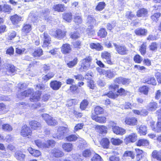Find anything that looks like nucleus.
Instances as JSON below:
<instances>
[{
	"mask_svg": "<svg viewBox=\"0 0 161 161\" xmlns=\"http://www.w3.org/2000/svg\"><path fill=\"white\" fill-rule=\"evenodd\" d=\"M97 70L100 75H104L110 79L114 77L116 75L115 72L111 69L105 70L98 67L97 68Z\"/></svg>",
	"mask_w": 161,
	"mask_h": 161,
	"instance_id": "1",
	"label": "nucleus"
},
{
	"mask_svg": "<svg viewBox=\"0 0 161 161\" xmlns=\"http://www.w3.org/2000/svg\"><path fill=\"white\" fill-rule=\"evenodd\" d=\"M92 59L90 56H88L82 60L80 67L79 68V70L81 72L85 71L88 70L90 66V63L92 62Z\"/></svg>",
	"mask_w": 161,
	"mask_h": 161,
	"instance_id": "2",
	"label": "nucleus"
},
{
	"mask_svg": "<svg viewBox=\"0 0 161 161\" xmlns=\"http://www.w3.org/2000/svg\"><path fill=\"white\" fill-rule=\"evenodd\" d=\"M68 130L66 127L63 126L59 127L58 129L56 134L53 136V137L58 139H63L68 132Z\"/></svg>",
	"mask_w": 161,
	"mask_h": 161,
	"instance_id": "3",
	"label": "nucleus"
},
{
	"mask_svg": "<svg viewBox=\"0 0 161 161\" xmlns=\"http://www.w3.org/2000/svg\"><path fill=\"white\" fill-rule=\"evenodd\" d=\"M116 52L121 55H125L128 53V50L124 46L118 45L116 43H114Z\"/></svg>",
	"mask_w": 161,
	"mask_h": 161,
	"instance_id": "4",
	"label": "nucleus"
},
{
	"mask_svg": "<svg viewBox=\"0 0 161 161\" xmlns=\"http://www.w3.org/2000/svg\"><path fill=\"white\" fill-rule=\"evenodd\" d=\"M42 117L49 125L55 126L57 124V121L47 114H43Z\"/></svg>",
	"mask_w": 161,
	"mask_h": 161,
	"instance_id": "5",
	"label": "nucleus"
},
{
	"mask_svg": "<svg viewBox=\"0 0 161 161\" xmlns=\"http://www.w3.org/2000/svg\"><path fill=\"white\" fill-rule=\"evenodd\" d=\"M118 87L119 86L117 85L113 84L110 85L109 87V88L110 90H111L112 91L111 92H109L106 94V95L108 97L112 98H115L117 97H118V95L117 94H115L112 92V91H116V90L118 88Z\"/></svg>",
	"mask_w": 161,
	"mask_h": 161,
	"instance_id": "6",
	"label": "nucleus"
},
{
	"mask_svg": "<svg viewBox=\"0 0 161 161\" xmlns=\"http://www.w3.org/2000/svg\"><path fill=\"white\" fill-rule=\"evenodd\" d=\"M101 56L106 63L109 64H113V62L111 60V55L110 53L107 51H104L102 53Z\"/></svg>",
	"mask_w": 161,
	"mask_h": 161,
	"instance_id": "7",
	"label": "nucleus"
},
{
	"mask_svg": "<svg viewBox=\"0 0 161 161\" xmlns=\"http://www.w3.org/2000/svg\"><path fill=\"white\" fill-rule=\"evenodd\" d=\"M31 135V130L30 127L24 125L22 127L21 135L24 137H26Z\"/></svg>",
	"mask_w": 161,
	"mask_h": 161,
	"instance_id": "8",
	"label": "nucleus"
},
{
	"mask_svg": "<svg viewBox=\"0 0 161 161\" xmlns=\"http://www.w3.org/2000/svg\"><path fill=\"white\" fill-rule=\"evenodd\" d=\"M41 37L43 41V47H48L50 44L51 42L50 36L47 33H44L41 36Z\"/></svg>",
	"mask_w": 161,
	"mask_h": 161,
	"instance_id": "9",
	"label": "nucleus"
},
{
	"mask_svg": "<svg viewBox=\"0 0 161 161\" xmlns=\"http://www.w3.org/2000/svg\"><path fill=\"white\" fill-rule=\"evenodd\" d=\"M137 121L136 118L133 117H127L125 120V124L130 125H137Z\"/></svg>",
	"mask_w": 161,
	"mask_h": 161,
	"instance_id": "10",
	"label": "nucleus"
},
{
	"mask_svg": "<svg viewBox=\"0 0 161 161\" xmlns=\"http://www.w3.org/2000/svg\"><path fill=\"white\" fill-rule=\"evenodd\" d=\"M114 82L115 83L122 84L124 85H127L129 84L130 81L129 79L119 77L116 78L114 80Z\"/></svg>",
	"mask_w": 161,
	"mask_h": 161,
	"instance_id": "11",
	"label": "nucleus"
},
{
	"mask_svg": "<svg viewBox=\"0 0 161 161\" xmlns=\"http://www.w3.org/2000/svg\"><path fill=\"white\" fill-rule=\"evenodd\" d=\"M62 84L61 82L57 80L52 81L50 84L51 87L55 91L58 90L61 87Z\"/></svg>",
	"mask_w": 161,
	"mask_h": 161,
	"instance_id": "12",
	"label": "nucleus"
},
{
	"mask_svg": "<svg viewBox=\"0 0 161 161\" xmlns=\"http://www.w3.org/2000/svg\"><path fill=\"white\" fill-rule=\"evenodd\" d=\"M137 139V136L136 133H132L126 136L125 141L127 142H134Z\"/></svg>",
	"mask_w": 161,
	"mask_h": 161,
	"instance_id": "13",
	"label": "nucleus"
},
{
	"mask_svg": "<svg viewBox=\"0 0 161 161\" xmlns=\"http://www.w3.org/2000/svg\"><path fill=\"white\" fill-rule=\"evenodd\" d=\"M33 91V89H29L23 92H21L20 94L17 95V97L20 99H23L25 97L28 96Z\"/></svg>",
	"mask_w": 161,
	"mask_h": 161,
	"instance_id": "14",
	"label": "nucleus"
},
{
	"mask_svg": "<svg viewBox=\"0 0 161 161\" xmlns=\"http://www.w3.org/2000/svg\"><path fill=\"white\" fill-rule=\"evenodd\" d=\"M91 118L92 119L95 120L96 121L100 123H104L106 122V118L105 117H98L94 115L93 113L92 114Z\"/></svg>",
	"mask_w": 161,
	"mask_h": 161,
	"instance_id": "15",
	"label": "nucleus"
},
{
	"mask_svg": "<svg viewBox=\"0 0 161 161\" xmlns=\"http://www.w3.org/2000/svg\"><path fill=\"white\" fill-rule=\"evenodd\" d=\"M71 50V48L70 45L68 44H63L61 47V52L64 54L69 53Z\"/></svg>",
	"mask_w": 161,
	"mask_h": 161,
	"instance_id": "16",
	"label": "nucleus"
},
{
	"mask_svg": "<svg viewBox=\"0 0 161 161\" xmlns=\"http://www.w3.org/2000/svg\"><path fill=\"white\" fill-rule=\"evenodd\" d=\"M143 82L153 85H156V80L153 77H150L149 76H146L143 79Z\"/></svg>",
	"mask_w": 161,
	"mask_h": 161,
	"instance_id": "17",
	"label": "nucleus"
},
{
	"mask_svg": "<svg viewBox=\"0 0 161 161\" xmlns=\"http://www.w3.org/2000/svg\"><path fill=\"white\" fill-rule=\"evenodd\" d=\"M112 130L117 135H123L125 132L124 129L117 126L112 128Z\"/></svg>",
	"mask_w": 161,
	"mask_h": 161,
	"instance_id": "18",
	"label": "nucleus"
},
{
	"mask_svg": "<svg viewBox=\"0 0 161 161\" xmlns=\"http://www.w3.org/2000/svg\"><path fill=\"white\" fill-rule=\"evenodd\" d=\"M28 150L31 154L36 157H38L41 154V153L40 151L33 149L31 147L28 148Z\"/></svg>",
	"mask_w": 161,
	"mask_h": 161,
	"instance_id": "19",
	"label": "nucleus"
},
{
	"mask_svg": "<svg viewBox=\"0 0 161 161\" xmlns=\"http://www.w3.org/2000/svg\"><path fill=\"white\" fill-rule=\"evenodd\" d=\"M29 124L31 129L36 130L41 126L40 123L35 120H31L29 122Z\"/></svg>",
	"mask_w": 161,
	"mask_h": 161,
	"instance_id": "20",
	"label": "nucleus"
},
{
	"mask_svg": "<svg viewBox=\"0 0 161 161\" xmlns=\"http://www.w3.org/2000/svg\"><path fill=\"white\" fill-rule=\"evenodd\" d=\"M152 157L158 161H161V153L159 151L154 150L152 153Z\"/></svg>",
	"mask_w": 161,
	"mask_h": 161,
	"instance_id": "21",
	"label": "nucleus"
},
{
	"mask_svg": "<svg viewBox=\"0 0 161 161\" xmlns=\"http://www.w3.org/2000/svg\"><path fill=\"white\" fill-rule=\"evenodd\" d=\"M52 153L54 156L57 158L62 157L64 155V153L58 149L54 148L51 151Z\"/></svg>",
	"mask_w": 161,
	"mask_h": 161,
	"instance_id": "22",
	"label": "nucleus"
},
{
	"mask_svg": "<svg viewBox=\"0 0 161 161\" xmlns=\"http://www.w3.org/2000/svg\"><path fill=\"white\" fill-rule=\"evenodd\" d=\"M65 35V32L62 31L61 30L58 29L55 31L54 36L57 38L61 39L64 37Z\"/></svg>",
	"mask_w": 161,
	"mask_h": 161,
	"instance_id": "23",
	"label": "nucleus"
},
{
	"mask_svg": "<svg viewBox=\"0 0 161 161\" xmlns=\"http://www.w3.org/2000/svg\"><path fill=\"white\" fill-rule=\"evenodd\" d=\"M41 94V92L38 91L35 92L33 94L32 97L30 99L31 102L38 101L40 98V96Z\"/></svg>",
	"mask_w": 161,
	"mask_h": 161,
	"instance_id": "24",
	"label": "nucleus"
},
{
	"mask_svg": "<svg viewBox=\"0 0 161 161\" xmlns=\"http://www.w3.org/2000/svg\"><path fill=\"white\" fill-rule=\"evenodd\" d=\"M147 10L144 8L139 10L137 12L136 15L138 17L147 16Z\"/></svg>",
	"mask_w": 161,
	"mask_h": 161,
	"instance_id": "25",
	"label": "nucleus"
},
{
	"mask_svg": "<svg viewBox=\"0 0 161 161\" xmlns=\"http://www.w3.org/2000/svg\"><path fill=\"white\" fill-rule=\"evenodd\" d=\"M134 32L138 36H145L147 33V30L145 29L138 28L135 30Z\"/></svg>",
	"mask_w": 161,
	"mask_h": 161,
	"instance_id": "26",
	"label": "nucleus"
},
{
	"mask_svg": "<svg viewBox=\"0 0 161 161\" xmlns=\"http://www.w3.org/2000/svg\"><path fill=\"white\" fill-rule=\"evenodd\" d=\"M64 5L62 4H58L54 5L53 7V9L58 12H63L64 10Z\"/></svg>",
	"mask_w": 161,
	"mask_h": 161,
	"instance_id": "27",
	"label": "nucleus"
},
{
	"mask_svg": "<svg viewBox=\"0 0 161 161\" xmlns=\"http://www.w3.org/2000/svg\"><path fill=\"white\" fill-rule=\"evenodd\" d=\"M100 143L101 146L104 148H108L109 144V141L108 138H103L101 140Z\"/></svg>",
	"mask_w": 161,
	"mask_h": 161,
	"instance_id": "28",
	"label": "nucleus"
},
{
	"mask_svg": "<svg viewBox=\"0 0 161 161\" xmlns=\"http://www.w3.org/2000/svg\"><path fill=\"white\" fill-rule=\"evenodd\" d=\"M10 19L13 24H18L21 20V17L15 14L11 17Z\"/></svg>",
	"mask_w": 161,
	"mask_h": 161,
	"instance_id": "29",
	"label": "nucleus"
},
{
	"mask_svg": "<svg viewBox=\"0 0 161 161\" xmlns=\"http://www.w3.org/2000/svg\"><path fill=\"white\" fill-rule=\"evenodd\" d=\"M158 107L157 103L154 102H151L147 106L148 109L151 111H154Z\"/></svg>",
	"mask_w": 161,
	"mask_h": 161,
	"instance_id": "30",
	"label": "nucleus"
},
{
	"mask_svg": "<svg viewBox=\"0 0 161 161\" xmlns=\"http://www.w3.org/2000/svg\"><path fill=\"white\" fill-rule=\"evenodd\" d=\"M62 148L65 151L69 152L73 149V145L70 143H64L62 145Z\"/></svg>",
	"mask_w": 161,
	"mask_h": 161,
	"instance_id": "31",
	"label": "nucleus"
},
{
	"mask_svg": "<svg viewBox=\"0 0 161 161\" xmlns=\"http://www.w3.org/2000/svg\"><path fill=\"white\" fill-rule=\"evenodd\" d=\"M137 146H147L149 145V142L148 140L145 139L139 140L136 143Z\"/></svg>",
	"mask_w": 161,
	"mask_h": 161,
	"instance_id": "32",
	"label": "nucleus"
},
{
	"mask_svg": "<svg viewBox=\"0 0 161 161\" xmlns=\"http://www.w3.org/2000/svg\"><path fill=\"white\" fill-rule=\"evenodd\" d=\"M90 47L92 49H95L98 51H101L103 49V47L99 43H91L90 45Z\"/></svg>",
	"mask_w": 161,
	"mask_h": 161,
	"instance_id": "33",
	"label": "nucleus"
},
{
	"mask_svg": "<svg viewBox=\"0 0 161 161\" xmlns=\"http://www.w3.org/2000/svg\"><path fill=\"white\" fill-rule=\"evenodd\" d=\"M15 157L18 160L22 161L24 160L25 155L20 151L17 152L15 155Z\"/></svg>",
	"mask_w": 161,
	"mask_h": 161,
	"instance_id": "34",
	"label": "nucleus"
},
{
	"mask_svg": "<svg viewBox=\"0 0 161 161\" xmlns=\"http://www.w3.org/2000/svg\"><path fill=\"white\" fill-rule=\"evenodd\" d=\"M43 51L42 49L37 48L34 51L32 55L35 57H38L42 55Z\"/></svg>",
	"mask_w": 161,
	"mask_h": 161,
	"instance_id": "35",
	"label": "nucleus"
},
{
	"mask_svg": "<svg viewBox=\"0 0 161 161\" xmlns=\"http://www.w3.org/2000/svg\"><path fill=\"white\" fill-rule=\"evenodd\" d=\"M31 30V26L29 24L25 25L22 29V33L24 34L28 33Z\"/></svg>",
	"mask_w": 161,
	"mask_h": 161,
	"instance_id": "36",
	"label": "nucleus"
},
{
	"mask_svg": "<svg viewBox=\"0 0 161 161\" xmlns=\"http://www.w3.org/2000/svg\"><path fill=\"white\" fill-rule=\"evenodd\" d=\"M152 130L157 132H161V121L160 120L157 122L155 127H152Z\"/></svg>",
	"mask_w": 161,
	"mask_h": 161,
	"instance_id": "37",
	"label": "nucleus"
},
{
	"mask_svg": "<svg viewBox=\"0 0 161 161\" xmlns=\"http://www.w3.org/2000/svg\"><path fill=\"white\" fill-rule=\"evenodd\" d=\"M147 127L144 125H141L139 129L138 132L141 135H145L147 133Z\"/></svg>",
	"mask_w": 161,
	"mask_h": 161,
	"instance_id": "38",
	"label": "nucleus"
},
{
	"mask_svg": "<svg viewBox=\"0 0 161 161\" xmlns=\"http://www.w3.org/2000/svg\"><path fill=\"white\" fill-rule=\"evenodd\" d=\"M93 25H90L86 29L87 33L89 36H91L95 33V31L93 29Z\"/></svg>",
	"mask_w": 161,
	"mask_h": 161,
	"instance_id": "39",
	"label": "nucleus"
},
{
	"mask_svg": "<svg viewBox=\"0 0 161 161\" xmlns=\"http://www.w3.org/2000/svg\"><path fill=\"white\" fill-rule=\"evenodd\" d=\"M107 34V33L105 28H101L97 32V35L98 36L101 37H105Z\"/></svg>",
	"mask_w": 161,
	"mask_h": 161,
	"instance_id": "40",
	"label": "nucleus"
},
{
	"mask_svg": "<svg viewBox=\"0 0 161 161\" xmlns=\"http://www.w3.org/2000/svg\"><path fill=\"white\" fill-rule=\"evenodd\" d=\"M87 23L91 24L92 25H97L98 22H96V20L93 18L91 15L88 16L87 17Z\"/></svg>",
	"mask_w": 161,
	"mask_h": 161,
	"instance_id": "41",
	"label": "nucleus"
},
{
	"mask_svg": "<svg viewBox=\"0 0 161 161\" xmlns=\"http://www.w3.org/2000/svg\"><path fill=\"white\" fill-rule=\"evenodd\" d=\"M54 75L53 73L51 72L48 73L46 75H44L42 77V80L45 81H47L53 78Z\"/></svg>",
	"mask_w": 161,
	"mask_h": 161,
	"instance_id": "42",
	"label": "nucleus"
},
{
	"mask_svg": "<svg viewBox=\"0 0 161 161\" xmlns=\"http://www.w3.org/2000/svg\"><path fill=\"white\" fill-rule=\"evenodd\" d=\"M105 6L106 4L104 2H100L96 7L95 9L97 11H101L104 9Z\"/></svg>",
	"mask_w": 161,
	"mask_h": 161,
	"instance_id": "43",
	"label": "nucleus"
},
{
	"mask_svg": "<svg viewBox=\"0 0 161 161\" xmlns=\"http://www.w3.org/2000/svg\"><path fill=\"white\" fill-rule=\"evenodd\" d=\"M146 42H143L142 44L140 47L139 51L142 55H144L146 53L147 47Z\"/></svg>",
	"mask_w": 161,
	"mask_h": 161,
	"instance_id": "44",
	"label": "nucleus"
},
{
	"mask_svg": "<svg viewBox=\"0 0 161 161\" xmlns=\"http://www.w3.org/2000/svg\"><path fill=\"white\" fill-rule=\"evenodd\" d=\"M93 153V151L90 149H86L82 152V155L85 157H88L91 156Z\"/></svg>",
	"mask_w": 161,
	"mask_h": 161,
	"instance_id": "45",
	"label": "nucleus"
},
{
	"mask_svg": "<svg viewBox=\"0 0 161 161\" xmlns=\"http://www.w3.org/2000/svg\"><path fill=\"white\" fill-rule=\"evenodd\" d=\"M98 130V132L101 134L106 133L107 132V128L105 126L103 125L98 126L97 127Z\"/></svg>",
	"mask_w": 161,
	"mask_h": 161,
	"instance_id": "46",
	"label": "nucleus"
},
{
	"mask_svg": "<svg viewBox=\"0 0 161 161\" xmlns=\"http://www.w3.org/2000/svg\"><path fill=\"white\" fill-rule=\"evenodd\" d=\"M55 142L53 140H48L45 143V148H49L50 147H53L54 146Z\"/></svg>",
	"mask_w": 161,
	"mask_h": 161,
	"instance_id": "47",
	"label": "nucleus"
},
{
	"mask_svg": "<svg viewBox=\"0 0 161 161\" xmlns=\"http://www.w3.org/2000/svg\"><path fill=\"white\" fill-rule=\"evenodd\" d=\"M72 15L71 13L64 14L63 16V18L66 21L70 22L71 20Z\"/></svg>",
	"mask_w": 161,
	"mask_h": 161,
	"instance_id": "48",
	"label": "nucleus"
},
{
	"mask_svg": "<svg viewBox=\"0 0 161 161\" xmlns=\"http://www.w3.org/2000/svg\"><path fill=\"white\" fill-rule=\"evenodd\" d=\"M94 111L96 114L98 115L103 113V109L102 108L98 106L95 108Z\"/></svg>",
	"mask_w": 161,
	"mask_h": 161,
	"instance_id": "49",
	"label": "nucleus"
},
{
	"mask_svg": "<svg viewBox=\"0 0 161 161\" xmlns=\"http://www.w3.org/2000/svg\"><path fill=\"white\" fill-rule=\"evenodd\" d=\"M2 129L5 131H9L12 130L13 128L12 126L8 124H4L2 125Z\"/></svg>",
	"mask_w": 161,
	"mask_h": 161,
	"instance_id": "50",
	"label": "nucleus"
},
{
	"mask_svg": "<svg viewBox=\"0 0 161 161\" xmlns=\"http://www.w3.org/2000/svg\"><path fill=\"white\" fill-rule=\"evenodd\" d=\"M112 144L115 145H118L122 143L123 141L119 139H116L112 138L111 140Z\"/></svg>",
	"mask_w": 161,
	"mask_h": 161,
	"instance_id": "51",
	"label": "nucleus"
},
{
	"mask_svg": "<svg viewBox=\"0 0 161 161\" xmlns=\"http://www.w3.org/2000/svg\"><path fill=\"white\" fill-rule=\"evenodd\" d=\"M123 155L130 158L131 159H133L135 158V154L134 153L132 152L129 151L125 152Z\"/></svg>",
	"mask_w": 161,
	"mask_h": 161,
	"instance_id": "52",
	"label": "nucleus"
},
{
	"mask_svg": "<svg viewBox=\"0 0 161 161\" xmlns=\"http://www.w3.org/2000/svg\"><path fill=\"white\" fill-rule=\"evenodd\" d=\"M34 142L38 147L42 148H45V143L42 142L40 140H35L34 141Z\"/></svg>",
	"mask_w": 161,
	"mask_h": 161,
	"instance_id": "53",
	"label": "nucleus"
},
{
	"mask_svg": "<svg viewBox=\"0 0 161 161\" xmlns=\"http://www.w3.org/2000/svg\"><path fill=\"white\" fill-rule=\"evenodd\" d=\"M88 104V101L86 100H83L80 103V108L82 110H84Z\"/></svg>",
	"mask_w": 161,
	"mask_h": 161,
	"instance_id": "54",
	"label": "nucleus"
},
{
	"mask_svg": "<svg viewBox=\"0 0 161 161\" xmlns=\"http://www.w3.org/2000/svg\"><path fill=\"white\" fill-rule=\"evenodd\" d=\"M78 62V59L76 58H75L73 60L67 63L68 66L71 68L75 66Z\"/></svg>",
	"mask_w": 161,
	"mask_h": 161,
	"instance_id": "55",
	"label": "nucleus"
},
{
	"mask_svg": "<svg viewBox=\"0 0 161 161\" xmlns=\"http://www.w3.org/2000/svg\"><path fill=\"white\" fill-rule=\"evenodd\" d=\"M161 14L158 13L154 14L151 16V18L153 21L157 22L159 18L160 17Z\"/></svg>",
	"mask_w": 161,
	"mask_h": 161,
	"instance_id": "56",
	"label": "nucleus"
},
{
	"mask_svg": "<svg viewBox=\"0 0 161 161\" xmlns=\"http://www.w3.org/2000/svg\"><path fill=\"white\" fill-rule=\"evenodd\" d=\"M12 10V8L9 5L4 4L2 8V11L5 12H9Z\"/></svg>",
	"mask_w": 161,
	"mask_h": 161,
	"instance_id": "57",
	"label": "nucleus"
},
{
	"mask_svg": "<svg viewBox=\"0 0 161 161\" xmlns=\"http://www.w3.org/2000/svg\"><path fill=\"white\" fill-rule=\"evenodd\" d=\"M78 137L74 135H71L66 137V140L69 142L75 141L77 139Z\"/></svg>",
	"mask_w": 161,
	"mask_h": 161,
	"instance_id": "58",
	"label": "nucleus"
},
{
	"mask_svg": "<svg viewBox=\"0 0 161 161\" xmlns=\"http://www.w3.org/2000/svg\"><path fill=\"white\" fill-rule=\"evenodd\" d=\"M74 21L77 25L81 24L82 22V20L81 16L79 15L75 16L74 17Z\"/></svg>",
	"mask_w": 161,
	"mask_h": 161,
	"instance_id": "59",
	"label": "nucleus"
},
{
	"mask_svg": "<svg viewBox=\"0 0 161 161\" xmlns=\"http://www.w3.org/2000/svg\"><path fill=\"white\" fill-rule=\"evenodd\" d=\"M149 47L150 50L152 51H156L157 49L158 44L156 42H153L149 46Z\"/></svg>",
	"mask_w": 161,
	"mask_h": 161,
	"instance_id": "60",
	"label": "nucleus"
},
{
	"mask_svg": "<svg viewBox=\"0 0 161 161\" xmlns=\"http://www.w3.org/2000/svg\"><path fill=\"white\" fill-rule=\"evenodd\" d=\"M134 67L140 70L142 73H145L148 71H147L148 70L143 66H141L139 65H135L134 66Z\"/></svg>",
	"mask_w": 161,
	"mask_h": 161,
	"instance_id": "61",
	"label": "nucleus"
},
{
	"mask_svg": "<svg viewBox=\"0 0 161 161\" xmlns=\"http://www.w3.org/2000/svg\"><path fill=\"white\" fill-rule=\"evenodd\" d=\"M87 144L86 141L84 140H83L80 142L79 143L78 146V147L80 149H83L87 147Z\"/></svg>",
	"mask_w": 161,
	"mask_h": 161,
	"instance_id": "62",
	"label": "nucleus"
},
{
	"mask_svg": "<svg viewBox=\"0 0 161 161\" xmlns=\"http://www.w3.org/2000/svg\"><path fill=\"white\" fill-rule=\"evenodd\" d=\"M146 158L143 155H136V161H146Z\"/></svg>",
	"mask_w": 161,
	"mask_h": 161,
	"instance_id": "63",
	"label": "nucleus"
},
{
	"mask_svg": "<svg viewBox=\"0 0 161 161\" xmlns=\"http://www.w3.org/2000/svg\"><path fill=\"white\" fill-rule=\"evenodd\" d=\"M92 161H101V157L98 154H95L91 159Z\"/></svg>",
	"mask_w": 161,
	"mask_h": 161,
	"instance_id": "64",
	"label": "nucleus"
}]
</instances>
